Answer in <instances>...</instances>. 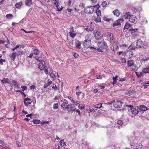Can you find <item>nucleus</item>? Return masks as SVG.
Masks as SVG:
<instances>
[{"instance_id": "obj_1", "label": "nucleus", "mask_w": 149, "mask_h": 149, "mask_svg": "<svg viewBox=\"0 0 149 149\" xmlns=\"http://www.w3.org/2000/svg\"><path fill=\"white\" fill-rule=\"evenodd\" d=\"M98 47L97 48V50L98 52L102 53L103 49H106L107 50H109V48L107 47V45L106 43L104 41L98 42L97 43Z\"/></svg>"}, {"instance_id": "obj_2", "label": "nucleus", "mask_w": 149, "mask_h": 149, "mask_svg": "<svg viewBox=\"0 0 149 149\" xmlns=\"http://www.w3.org/2000/svg\"><path fill=\"white\" fill-rule=\"evenodd\" d=\"M94 36L96 40H99L102 38L103 35L100 31L95 30L94 31Z\"/></svg>"}, {"instance_id": "obj_3", "label": "nucleus", "mask_w": 149, "mask_h": 149, "mask_svg": "<svg viewBox=\"0 0 149 149\" xmlns=\"http://www.w3.org/2000/svg\"><path fill=\"white\" fill-rule=\"evenodd\" d=\"M94 6H87L85 8V11L86 13H93L94 11Z\"/></svg>"}, {"instance_id": "obj_4", "label": "nucleus", "mask_w": 149, "mask_h": 149, "mask_svg": "<svg viewBox=\"0 0 149 149\" xmlns=\"http://www.w3.org/2000/svg\"><path fill=\"white\" fill-rule=\"evenodd\" d=\"M127 107L130 108L131 112L134 114H137L139 112L138 110L133 107V106L131 105H126Z\"/></svg>"}, {"instance_id": "obj_5", "label": "nucleus", "mask_w": 149, "mask_h": 149, "mask_svg": "<svg viewBox=\"0 0 149 149\" xmlns=\"http://www.w3.org/2000/svg\"><path fill=\"white\" fill-rule=\"evenodd\" d=\"M113 103L114 107L116 108H119L122 106V102L118 100H116Z\"/></svg>"}, {"instance_id": "obj_6", "label": "nucleus", "mask_w": 149, "mask_h": 149, "mask_svg": "<svg viewBox=\"0 0 149 149\" xmlns=\"http://www.w3.org/2000/svg\"><path fill=\"white\" fill-rule=\"evenodd\" d=\"M74 107H73L71 104H68L66 105V107H65V109L68 110L69 111H74L76 110V109L74 108Z\"/></svg>"}, {"instance_id": "obj_7", "label": "nucleus", "mask_w": 149, "mask_h": 149, "mask_svg": "<svg viewBox=\"0 0 149 149\" xmlns=\"http://www.w3.org/2000/svg\"><path fill=\"white\" fill-rule=\"evenodd\" d=\"M87 40H84L83 43V45L84 47L86 48H88L91 45V41H87Z\"/></svg>"}, {"instance_id": "obj_8", "label": "nucleus", "mask_w": 149, "mask_h": 149, "mask_svg": "<svg viewBox=\"0 0 149 149\" xmlns=\"http://www.w3.org/2000/svg\"><path fill=\"white\" fill-rule=\"evenodd\" d=\"M124 20L123 19H118L113 24V26L114 27H115L118 25H121V23Z\"/></svg>"}, {"instance_id": "obj_9", "label": "nucleus", "mask_w": 149, "mask_h": 149, "mask_svg": "<svg viewBox=\"0 0 149 149\" xmlns=\"http://www.w3.org/2000/svg\"><path fill=\"white\" fill-rule=\"evenodd\" d=\"M143 45V42L140 39L138 40L136 42V46L137 48H140L142 47Z\"/></svg>"}, {"instance_id": "obj_10", "label": "nucleus", "mask_w": 149, "mask_h": 149, "mask_svg": "<svg viewBox=\"0 0 149 149\" xmlns=\"http://www.w3.org/2000/svg\"><path fill=\"white\" fill-rule=\"evenodd\" d=\"M137 20V18L135 16L131 15L129 20L131 22H134Z\"/></svg>"}, {"instance_id": "obj_11", "label": "nucleus", "mask_w": 149, "mask_h": 149, "mask_svg": "<svg viewBox=\"0 0 149 149\" xmlns=\"http://www.w3.org/2000/svg\"><path fill=\"white\" fill-rule=\"evenodd\" d=\"M31 99L29 98H25L24 99V103L25 106H28L31 103Z\"/></svg>"}, {"instance_id": "obj_12", "label": "nucleus", "mask_w": 149, "mask_h": 149, "mask_svg": "<svg viewBox=\"0 0 149 149\" xmlns=\"http://www.w3.org/2000/svg\"><path fill=\"white\" fill-rule=\"evenodd\" d=\"M61 101L63 103L61 105V107L63 108H65V105L68 104V101L64 99H62L61 100Z\"/></svg>"}, {"instance_id": "obj_13", "label": "nucleus", "mask_w": 149, "mask_h": 149, "mask_svg": "<svg viewBox=\"0 0 149 149\" xmlns=\"http://www.w3.org/2000/svg\"><path fill=\"white\" fill-rule=\"evenodd\" d=\"M40 62V63L38 67L41 70H44L45 68V63L42 60Z\"/></svg>"}, {"instance_id": "obj_14", "label": "nucleus", "mask_w": 149, "mask_h": 149, "mask_svg": "<svg viewBox=\"0 0 149 149\" xmlns=\"http://www.w3.org/2000/svg\"><path fill=\"white\" fill-rule=\"evenodd\" d=\"M52 83V81H51L49 79H48L47 80V82L43 86V88H47L49 85Z\"/></svg>"}, {"instance_id": "obj_15", "label": "nucleus", "mask_w": 149, "mask_h": 149, "mask_svg": "<svg viewBox=\"0 0 149 149\" xmlns=\"http://www.w3.org/2000/svg\"><path fill=\"white\" fill-rule=\"evenodd\" d=\"M93 36L90 34L87 35L85 36L86 40L87 41H91V40L92 39Z\"/></svg>"}, {"instance_id": "obj_16", "label": "nucleus", "mask_w": 149, "mask_h": 149, "mask_svg": "<svg viewBox=\"0 0 149 149\" xmlns=\"http://www.w3.org/2000/svg\"><path fill=\"white\" fill-rule=\"evenodd\" d=\"M138 108L142 111H145L147 110V107L144 105H141L139 106Z\"/></svg>"}, {"instance_id": "obj_17", "label": "nucleus", "mask_w": 149, "mask_h": 149, "mask_svg": "<svg viewBox=\"0 0 149 149\" xmlns=\"http://www.w3.org/2000/svg\"><path fill=\"white\" fill-rule=\"evenodd\" d=\"M131 15V14L130 12H127L123 16V18H124L125 19H129Z\"/></svg>"}, {"instance_id": "obj_18", "label": "nucleus", "mask_w": 149, "mask_h": 149, "mask_svg": "<svg viewBox=\"0 0 149 149\" xmlns=\"http://www.w3.org/2000/svg\"><path fill=\"white\" fill-rule=\"evenodd\" d=\"M32 0H25V4L28 6H30L33 3Z\"/></svg>"}, {"instance_id": "obj_19", "label": "nucleus", "mask_w": 149, "mask_h": 149, "mask_svg": "<svg viewBox=\"0 0 149 149\" xmlns=\"http://www.w3.org/2000/svg\"><path fill=\"white\" fill-rule=\"evenodd\" d=\"M1 81L3 84H6V83L9 84L10 81L9 79L5 78H3L1 80Z\"/></svg>"}, {"instance_id": "obj_20", "label": "nucleus", "mask_w": 149, "mask_h": 149, "mask_svg": "<svg viewBox=\"0 0 149 149\" xmlns=\"http://www.w3.org/2000/svg\"><path fill=\"white\" fill-rule=\"evenodd\" d=\"M134 61L132 60H130L127 61V65L128 67H131L134 65Z\"/></svg>"}, {"instance_id": "obj_21", "label": "nucleus", "mask_w": 149, "mask_h": 149, "mask_svg": "<svg viewBox=\"0 0 149 149\" xmlns=\"http://www.w3.org/2000/svg\"><path fill=\"white\" fill-rule=\"evenodd\" d=\"M81 43L78 40L76 41L75 42V46L78 49H80L81 48Z\"/></svg>"}, {"instance_id": "obj_22", "label": "nucleus", "mask_w": 149, "mask_h": 149, "mask_svg": "<svg viewBox=\"0 0 149 149\" xmlns=\"http://www.w3.org/2000/svg\"><path fill=\"white\" fill-rule=\"evenodd\" d=\"M133 53L130 51H128L127 53V58L129 59L131 58L133 55Z\"/></svg>"}, {"instance_id": "obj_23", "label": "nucleus", "mask_w": 149, "mask_h": 149, "mask_svg": "<svg viewBox=\"0 0 149 149\" xmlns=\"http://www.w3.org/2000/svg\"><path fill=\"white\" fill-rule=\"evenodd\" d=\"M113 14L115 15H116V16H118L120 14V11L118 10H115L113 11Z\"/></svg>"}, {"instance_id": "obj_24", "label": "nucleus", "mask_w": 149, "mask_h": 149, "mask_svg": "<svg viewBox=\"0 0 149 149\" xmlns=\"http://www.w3.org/2000/svg\"><path fill=\"white\" fill-rule=\"evenodd\" d=\"M17 55L16 54V52L13 53L10 56V58L13 61H14L15 59V58L16 56Z\"/></svg>"}, {"instance_id": "obj_25", "label": "nucleus", "mask_w": 149, "mask_h": 149, "mask_svg": "<svg viewBox=\"0 0 149 149\" xmlns=\"http://www.w3.org/2000/svg\"><path fill=\"white\" fill-rule=\"evenodd\" d=\"M131 25H132L129 24L128 22H126L124 27V29L125 30V29H128L129 28Z\"/></svg>"}, {"instance_id": "obj_26", "label": "nucleus", "mask_w": 149, "mask_h": 149, "mask_svg": "<svg viewBox=\"0 0 149 149\" xmlns=\"http://www.w3.org/2000/svg\"><path fill=\"white\" fill-rule=\"evenodd\" d=\"M11 84L16 87H18V85L17 83L15 80H13L11 81Z\"/></svg>"}, {"instance_id": "obj_27", "label": "nucleus", "mask_w": 149, "mask_h": 149, "mask_svg": "<svg viewBox=\"0 0 149 149\" xmlns=\"http://www.w3.org/2000/svg\"><path fill=\"white\" fill-rule=\"evenodd\" d=\"M22 4V2H20L17 3L15 5V6L17 8H19Z\"/></svg>"}, {"instance_id": "obj_28", "label": "nucleus", "mask_w": 149, "mask_h": 149, "mask_svg": "<svg viewBox=\"0 0 149 149\" xmlns=\"http://www.w3.org/2000/svg\"><path fill=\"white\" fill-rule=\"evenodd\" d=\"M136 47L133 45L131 44L128 47V49L129 50H133L135 49Z\"/></svg>"}, {"instance_id": "obj_29", "label": "nucleus", "mask_w": 149, "mask_h": 149, "mask_svg": "<svg viewBox=\"0 0 149 149\" xmlns=\"http://www.w3.org/2000/svg\"><path fill=\"white\" fill-rule=\"evenodd\" d=\"M143 72L145 73H149V66H148L147 68H145L143 70Z\"/></svg>"}, {"instance_id": "obj_30", "label": "nucleus", "mask_w": 149, "mask_h": 149, "mask_svg": "<svg viewBox=\"0 0 149 149\" xmlns=\"http://www.w3.org/2000/svg\"><path fill=\"white\" fill-rule=\"evenodd\" d=\"M40 53V52L37 49H36L34 50L33 54L34 55H38Z\"/></svg>"}, {"instance_id": "obj_31", "label": "nucleus", "mask_w": 149, "mask_h": 149, "mask_svg": "<svg viewBox=\"0 0 149 149\" xmlns=\"http://www.w3.org/2000/svg\"><path fill=\"white\" fill-rule=\"evenodd\" d=\"M102 103H100L99 104H97L94 106V107L96 108L100 109L102 107Z\"/></svg>"}, {"instance_id": "obj_32", "label": "nucleus", "mask_w": 149, "mask_h": 149, "mask_svg": "<svg viewBox=\"0 0 149 149\" xmlns=\"http://www.w3.org/2000/svg\"><path fill=\"white\" fill-rule=\"evenodd\" d=\"M6 17L8 19H11L13 18V16L11 14H9L6 15Z\"/></svg>"}, {"instance_id": "obj_33", "label": "nucleus", "mask_w": 149, "mask_h": 149, "mask_svg": "<svg viewBox=\"0 0 149 149\" xmlns=\"http://www.w3.org/2000/svg\"><path fill=\"white\" fill-rule=\"evenodd\" d=\"M132 91H128V92H125V95H127L128 96H130L131 95H132L133 94Z\"/></svg>"}, {"instance_id": "obj_34", "label": "nucleus", "mask_w": 149, "mask_h": 149, "mask_svg": "<svg viewBox=\"0 0 149 149\" xmlns=\"http://www.w3.org/2000/svg\"><path fill=\"white\" fill-rule=\"evenodd\" d=\"M35 58L36 60L38 61H39V62H41V61L42 60V58L40 56H36Z\"/></svg>"}, {"instance_id": "obj_35", "label": "nucleus", "mask_w": 149, "mask_h": 149, "mask_svg": "<svg viewBox=\"0 0 149 149\" xmlns=\"http://www.w3.org/2000/svg\"><path fill=\"white\" fill-rule=\"evenodd\" d=\"M58 103L54 104L53 105V108L54 109H57L58 108Z\"/></svg>"}, {"instance_id": "obj_36", "label": "nucleus", "mask_w": 149, "mask_h": 149, "mask_svg": "<svg viewBox=\"0 0 149 149\" xmlns=\"http://www.w3.org/2000/svg\"><path fill=\"white\" fill-rule=\"evenodd\" d=\"M96 13L98 16L101 15V12L100 10L97 9L96 11Z\"/></svg>"}, {"instance_id": "obj_37", "label": "nucleus", "mask_w": 149, "mask_h": 149, "mask_svg": "<svg viewBox=\"0 0 149 149\" xmlns=\"http://www.w3.org/2000/svg\"><path fill=\"white\" fill-rule=\"evenodd\" d=\"M33 122L34 124H39L40 122V121L39 120H33Z\"/></svg>"}, {"instance_id": "obj_38", "label": "nucleus", "mask_w": 149, "mask_h": 149, "mask_svg": "<svg viewBox=\"0 0 149 149\" xmlns=\"http://www.w3.org/2000/svg\"><path fill=\"white\" fill-rule=\"evenodd\" d=\"M85 108L84 105L82 104H80L79 105L78 108L80 109H82Z\"/></svg>"}, {"instance_id": "obj_39", "label": "nucleus", "mask_w": 149, "mask_h": 149, "mask_svg": "<svg viewBox=\"0 0 149 149\" xmlns=\"http://www.w3.org/2000/svg\"><path fill=\"white\" fill-rule=\"evenodd\" d=\"M23 53V52L21 50L18 51L16 53V54L17 56H19L21 54H22Z\"/></svg>"}, {"instance_id": "obj_40", "label": "nucleus", "mask_w": 149, "mask_h": 149, "mask_svg": "<svg viewBox=\"0 0 149 149\" xmlns=\"http://www.w3.org/2000/svg\"><path fill=\"white\" fill-rule=\"evenodd\" d=\"M136 75L138 77H141L143 74L141 72H136Z\"/></svg>"}, {"instance_id": "obj_41", "label": "nucleus", "mask_w": 149, "mask_h": 149, "mask_svg": "<svg viewBox=\"0 0 149 149\" xmlns=\"http://www.w3.org/2000/svg\"><path fill=\"white\" fill-rule=\"evenodd\" d=\"M63 8V7L61 6H58V8H57L56 10L58 11H61Z\"/></svg>"}, {"instance_id": "obj_42", "label": "nucleus", "mask_w": 149, "mask_h": 149, "mask_svg": "<svg viewBox=\"0 0 149 149\" xmlns=\"http://www.w3.org/2000/svg\"><path fill=\"white\" fill-rule=\"evenodd\" d=\"M120 60H121V61L122 63H125L126 62V60L123 57H120Z\"/></svg>"}, {"instance_id": "obj_43", "label": "nucleus", "mask_w": 149, "mask_h": 149, "mask_svg": "<svg viewBox=\"0 0 149 149\" xmlns=\"http://www.w3.org/2000/svg\"><path fill=\"white\" fill-rule=\"evenodd\" d=\"M143 147V146L141 143H139L138 146H136L137 148H138V149H140Z\"/></svg>"}, {"instance_id": "obj_44", "label": "nucleus", "mask_w": 149, "mask_h": 149, "mask_svg": "<svg viewBox=\"0 0 149 149\" xmlns=\"http://www.w3.org/2000/svg\"><path fill=\"white\" fill-rule=\"evenodd\" d=\"M107 3L105 1H103L102 2V6L103 7H105L107 5Z\"/></svg>"}, {"instance_id": "obj_45", "label": "nucleus", "mask_w": 149, "mask_h": 149, "mask_svg": "<svg viewBox=\"0 0 149 149\" xmlns=\"http://www.w3.org/2000/svg\"><path fill=\"white\" fill-rule=\"evenodd\" d=\"M60 144L61 146H63L65 145V142L63 140H61L60 141Z\"/></svg>"}, {"instance_id": "obj_46", "label": "nucleus", "mask_w": 149, "mask_h": 149, "mask_svg": "<svg viewBox=\"0 0 149 149\" xmlns=\"http://www.w3.org/2000/svg\"><path fill=\"white\" fill-rule=\"evenodd\" d=\"M110 39L111 40H112L113 39V34L111 33L109 34Z\"/></svg>"}, {"instance_id": "obj_47", "label": "nucleus", "mask_w": 149, "mask_h": 149, "mask_svg": "<svg viewBox=\"0 0 149 149\" xmlns=\"http://www.w3.org/2000/svg\"><path fill=\"white\" fill-rule=\"evenodd\" d=\"M95 21L96 22H101V18L100 17H97L95 19Z\"/></svg>"}, {"instance_id": "obj_48", "label": "nucleus", "mask_w": 149, "mask_h": 149, "mask_svg": "<svg viewBox=\"0 0 149 149\" xmlns=\"http://www.w3.org/2000/svg\"><path fill=\"white\" fill-rule=\"evenodd\" d=\"M70 36L73 38L76 35V34L75 33H72L71 32H70Z\"/></svg>"}, {"instance_id": "obj_49", "label": "nucleus", "mask_w": 149, "mask_h": 149, "mask_svg": "<svg viewBox=\"0 0 149 149\" xmlns=\"http://www.w3.org/2000/svg\"><path fill=\"white\" fill-rule=\"evenodd\" d=\"M72 103L75 104L76 105H77V104H79L80 102L79 101H76L75 100H73Z\"/></svg>"}, {"instance_id": "obj_50", "label": "nucleus", "mask_w": 149, "mask_h": 149, "mask_svg": "<svg viewBox=\"0 0 149 149\" xmlns=\"http://www.w3.org/2000/svg\"><path fill=\"white\" fill-rule=\"evenodd\" d=\"M90 48L91 51H94L97 50V48L93 47H90Z\"/></svg>"}, {"instance_id": "obj_51", "label": "nucleus", "mask_w": 149, "mask_h": 149, "mask_svg": "<svg viewBox=\"0 0 149 149\" xmlns=\"http://www.w3.org/2000/svg\"><path fill=\"white\" fill-rule=\"evenodd\" d=\"M118 79L119 81H123L125 80L126 78L125 77H124V78L119 77Z\"/></svg>"}, {"instance_id": "obj_52", "label": "nucleus", "mask_w": 149, "mask_h": 149, "mask_svg": "<svg viewBox=\"0 0 149 149\" xmlns=\"http://www.w3.org/2000/svg\"><path fill=\"white\" fill-rule=\"evenodd\" d=\"M117 123L120 125H121L123 124V123L121 120H118L117 121Z\"/></svg>"}, {"instance_id": "obj_53", "label": "nucleus", "mask_w": 149, "mask_h": 149, "mask_svg": "<svg viewBox=\"0 0 149 149\" xmlns=\"http://www.w3.org/2000/svg\"><path fill=\"white\" fill-rule=\"evenodd\" d=\"M96 77L97 79H101L102 78V76L100 74H98L96 75Z\"/></svg>"}, {"instance_id": "obj_54", "label": "nucleus", "mask_w": 149, "mask_h": 149, "mask_svg": "<svg viewBox=\"0 0 149 149\" xmlns=\"http://www.w3.org/2000/svg\"><path fill=\"white\" fill-rule=\"evenodd\" d=\"M119 46L120 47L123 48L124 47H127V45L125 44L120 45H119Z\"/></svg>"}, {"instance_id": "obj_55", "label": "nucleus", "mask_w": 149, "mask_h": 149, "mask_svg": "<svg viewBox=\"0 0 149 149\" xmlns=\"http://www.w3.org/2000/svg\"><path fill=\"white\" fill-rule=\"evenodd\" d=\"M98 89L97 88H95L93 90V92L94 93H95L98 92Z\"/></svg>"}, {"instance_id": "obj_56", "label": "nucleus", "mask_w": 149, "mask_h": 149, "mask_svg": "<svg viewBox=\"0 0 149 149\" xmlns=\"http://www.w3.org/2000/svg\"><path fill=\"white\" fill-rule=\"evenodd\" d=\"M76 111L77 113H78L79 115H81L80 113V111L78 109H76L74 111Z\"/></svg>"}, {"instance_id": "obj_57", "label": "nucleus", "mask_w": 149, "mask_h": 149, "mask_svg": "<svg viewBox=\"0 0 149 149\" xmlns=\"http://www.w3.org/2000/svg\"><path fill=\"white\" fill-rule=\"evenodd\" d=\"M149 59V58H146V57H144L143 58V59H142L144 61H146Z\"/></svg>"}, {"instance_id": "obj_58", "label": "nucleus", "mask_w": 149, "mask_h": 149, "mask_svg": "<svg viewBox=\"0 0 149 149\" xmlns=\"http://www.w3.org/2000/svg\"><path fill=\"white\" fill-rule=\"evenodd\" d=\"M3 62H5V60H3L2 59H0V64H1V65H3Z\"/></svg>"}, {"instance_id": "obj_59", "label": "nucleus", "mask_w": 149, "mask_h": 149, "mask_svg": "<svg viewBox=\"0 0 149 149\" xmlns=\"http://www.w3.org/2000/svg\"><path fill=\"white\" fill-rule=\"evenodd\" d=\"M50 76L53 79L55 77V75L53 73H51L50 74Z\"/></svg>"}, {"instance_id": "obj_60", "label": "nucleus", "mask_w": 149, "mask_h": 149, "mask_svg": "<svg viewBox=\"0 0 149 149\" xmlns=\"http://www.w3.org/2000/svg\"><path fill=\"white\" fill-rule=\"evenodd\" d=\"M113 79V81L112 83L113 85H114L117 82V80L115 79Z\"/></svg>"}, {"instance_id": "obj_61", "label": "nucleus", "mask_w": 149, "mask_h": 149, "mask_svg": "<svg viewBox=\"0 0 149 149\" xmlns=\"http://www.w3.org/2000/svg\"><path fill=\"white\" fill-rule=\"evenodd\" d=\"M85 5L83 3H81L79 5V6L80 7H81V8H83L84 7Z\"/></svg>"}, {"instance_id": "obj_62", "label": "nucleus", "mask_w": 149, "mask_h": 149, "mask_svg": "<svg viewBox=\"0 0 149 149\" xmlns=\"http://www.w3.org/2000/svg\"><path fill=\"white\" fill-rule=\"evenodd\" d=\"M33 54H33V53L32 52V53H30L29 54V56H28V57L32 58L33 57Z\"/></svg>"}, {"instance_id": "obj_63", "label": "nucleus", "mask_w": 149, "mask_h": 149, "mask_svg": "<svg viewBox=\"0 0 149 149\" xmlns=\"http://www.w3.org/2000/svg\"><path fill=\"white\" fill-rule=\"evenodd\" d=\"M54 4L56 6V8H58V3L57 1H55L54 3Z\"/></svg>"}, {"instance_id": "obj_64", "label": "nucleus", "mask_w": 149, "mask_h": 149, "mask_svg": "<svg viewBox=\"0 0 149 149\" xmlns=\"http://www.w3.org/2000/svg\"><path fill=\"white\" fill-rule=\"evenodd\" d=\"M94 6V8H97V9H98V10L99 8L100 7L99 5L98 4H97L96 5H95V6Z\"/></svg>"}]
</instances>
